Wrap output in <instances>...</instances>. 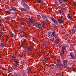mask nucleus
<instances>
[{"mask_svg": "<svg viewBox=\"0 0 76 76\" xmlns=\"http://www.w3.org/2000/svg\"><path fill=\"white\" fill-rule=\"evenodd\" d=\"M58 13H60V15H63V14H64L63 10L61 9L58 10Z\"/></svg>", "mask_w": 76, "mask_h": 76, "instance_id": "obj_9", "label": "nucleus"}, {"mask_svg": "<svg viewBox=\"0 0 76 76\" xmlns=\"http://www.w3.org/2000/svg\"><path fill=\"white\" fill-rule=\"evenodd\" d=\"M61 76H63V75H61Z\"/></svg>", "mask_w": 76, "mask_h": 76, "instance_id": "obj_54", "label": "nucleus"}, {"mask_svg": "<svg viewBox=\"0 0 76 76\" xmlns=\"http://www.w3.org/2000/svg\"><path fill=\"white\" fill-rule=\"evenodd\" d=\"M52 34L53 36L55 37H56V32L55 31H53L52 32Z\"/></svg>", "mask_w": 76, "mask_h": 76, "instance_id": "obj_22", "label": "nucleus"}, {"mask_svg": "<svg viewBox=\"0 0 76 76\" xmlns=\"http://www.w3.org/2000/svg\"><path fill=\"white\" fill-rule=\"evenodd\" d=\"M42 26L43 28H45L46 26V21H43L42 22Z\"/></svg>", "mask_w": 76, "mask_h": 76, "instance_id": "obj_11", "label": "nucleus"}, {"mask_svg": "<svg viewBox=\"0 0 76 76\" xmlns=\"http://www.w3.org/2000/svg\"><path fill=\"white\" fill-rule=\"evenodd\" d=\"M61 19H62V17H61Z\"/></svg>", "mask_w": 76, "mask_h": 76, "instance_id": "obj_56", "label": "nucleus"}, {"mask_svg": "<svg viewBox=\"0 0 76 76\" xmlns=\"http://www.w3.org/2000/svg\"><path fill=\"white\" fill-rule=\"evenodd\" d=\"M10 11H16V9L13 8L12 7H10L9 9Z\"/></svg>", "mask_w": 76, "mask_h": 76, "instance_id": "obj_18", "label": "nucleus"}, {"mask_svg": "<svg viewBox=\"0 0 76 76\" xmlns=\"http://www.w3.org/2000/svg\"><path fill=\"white\" fill-rule=\"evenodd\" d=\"M17 1V0H15V1Z\"/></svg>", "mask_w": 76, "mask_h": 76, "instance_id": "obj_57", "label": "nucleus"}, {"mask_svg": "<svg viewBox=\"0 0 76 76\" xmlns=\"http://www.w3.org/2000/svg\"><path fill=\"white\" fill-rule=\"evenodd\" d=\"M72 31H73V32H74L75 33V32L76 31V29H73L72 30Z\"/></svg>", "mask_w": 76, "mask_h": 76, "instance_id": "obj_37", "label": "nucleus"}, {"mask_svg": "<svg viewBox=\"0 0 76 76\" xmlns=\"http://www.w3.org/2000/svg\"><path fill=\"white\" fill-rule=\"evenodd\" d=\"M23 6L24 7L22 8L20 7L19 8V9L21 11H22V12H26V9H29V6L26 3H24L23 4Z\"/></svg>", "mask_w": 76, "mask_h": 76, "instance_id": "obj_1", "label": "nucleus"}, {"mask_svg": "<svg viewBox=\"0 0 76 76\" xmlns=\"http://www.w3.org/2000/svg\"><path fill=\"white\" fill-rule=\"evenodd\" d=\"M49 55V53H48L47 55L46 56V57H47V56H48Z\"/></svg>", "mask_w": 76, "mask_h": 76, "instance_id": "obj_48", "label": "nucleus"}, {"mask_svg": "<svg viewBox=\"0 0 76 76\" xmlns=\"http://www.w3.org/2000/svg\"><path fill=\"white\" fill-rule=\"evenodd\" d=\"M26 48L28 50V51H30V50L31 51L32 50H33V48L31 46H27L26 47Z\"/></svg>", "mask_w": 76, "mask_h": 76, "instance_id": "obj_7", "label": "nucleus"}, {"mask_svg": "<svg viewBox=\"0 0 76 76\" xmlns=\"http://www.w3.org/2000/svg\"><path fill=\"white\" fill-rule=\"evenodd\" d=\"M4 46V43H1L0 44V47L2 48Z\"/></svg>", "mask_w": 76, "mask_h": 76, "instance_id": "obj_23", "label": "nucleus"}, {"mask_svg": "<svg viewBox=\"0 0 76 76\" xmlns=\"http://www.w3.org/2000/svg\"><path fill=\"white\" fill-rule=\"evenodd\" d=\"M56 63H57V64H59V63H61V60L59 59H58L56 60Z\"/></svg>", "mask_w": 76, "mask_h": 76, "instance_id": "obj_24", "label": "nucleus"}, {"mask_svg": "<svg viewBox=\"0 0 76 76\" xmlns=\"http://www.w3.org/2000/svg\"><path fill=\"white\" fill-rule=\"evenodd\" d=\"M27 70H28V71H29V70H30V69H29L28 68Z\"/></svg>", "mask_w": 76, "mask_h": 76, "instance_id": "obj_47", "label": "nucleus"}, {"mask_svg": "<svg viewBox=\"0 0 76 76\" xmlns=\"http://www.w3.org/2000/svg\"><path fill=\"white\" fill-rule=\"evenodd\" d=\"M13 68L10 67L8 68L7 70L8 72H12V71H13Z\"/></svg>", "mask_w": 76, "mask_h": 76, "instance_id": "obj_13", "label": "nucleus"}, {"mask_svg": "<svg viewBox=\"0 0 76 76\" xmlns=\"http://www.w3.org/2000/svg\"><path fill=\"white\" fill-rule=\"evenodd\" d=\"M26 53H27V51L24 50L22 52V55H23V56H24V55H25V54H26Z\"/></svg>", "mask_w": 76, "mask_h": 76, "instance_id": "obj_25", "label": "nucleus"}, {"mask_svg": "<svg viewBox=\"0 0 76 76\" xmlns=\"http://www.w3.org/2000/svg\"><path fill=\"white\" fill-rule=\"evenodd\" d=\"M20 36L21 37H24V36H25V33H21L20 34Z\"/></svg>", "mask_w": 76, "mask_h": 76, "instance_id": "obj_29", "label": "nucleus"}, {"mask_svg": "<svg viewBox=\"0 0 76 76\" xmlns=\"http://www.w3.org/2000/svg\"><path fill=\"white\" fill-rule=\"evenodd\" d=\"M51 19V20H52V21L55 23H56V24H57L58 23H57V21L55 19H54L53 18H50Z\"/></svg>", "mask_w": 76, "mask_h": 76, "instance_id": "obj_8", "label": "nucleus"}, {"mask_svg": "<svg viewBox=\"0 0 76 76\" xmlns=\"http://www.w3.org/2000/svg\"><path fill=\"white\" fill-rule=\"evenodd\" d=\"M63 66V64L61 63L58 64L57 65V66L58 67H61Z\"/></svg>", "mask_w": 76, "mask_h": 76, "instance_id": "obj_15", "label": "nucleus"}, {"mask_svg": "<svg viewBox=\"0 0 76 76\" xmlns=\"http://www.w3.org/2000/svg\"><path fill=\"white\" fill-rule=\"evenodd\" d=\"M28 45V43L26 42L25 43L23 44L24 46H26V45Z\"/></svg>", "mask_w": 76, "mask_h": 76, "instance_id": "obj_33", "label": "nucleus"}, {"mask_svg": "<svg viewBox=\"0 0 76 76\" xmlns=\"http://www.w3.org/2000/svg\"><path fill=\"white\" fill-rule=\"evenodd\" d=\"M69 56L72 59H74V58H75V57H76V55H74V54L72 53H71Z\"/></svg>", "mask_w": 76, "mask_h": 76, "instance_id": "obj_6", "label": "nucleus"}, {"mask_svg": "<svg viewBox=\"0 0 76 76\" xmlns=\"http://www.w3.org/2000/svg\"><path fill=\"white\" fill-rule=\"evenodd\" d=\"M50 28H53V26L52 25H51L49 26Z\"/></svg>", "mask_w": 76, "mask_h": 76, "instance_id": "obj_40", "label": "nucleus"}, {"mask_svg": "<svg viewBox=\"0 0 76 76\" xmlns=\"http://www.w3.org/2000/svg\"><path fill=\"white\" fill-rule=\"evenodd\" d=\"M0 60H1V59H0Z\"/></svg>", "mask_w": 76, "mask_h": 76, "instance_id": "obj_58", "label": "nucleus"}, {"mask_svg": "<svg viewBox=\"0 0 76 76\" xmlns=\"http://www.w3.org/2000/svg\"><path fill=\"white\" fill-rule=\"evenodd\" d=\"M15 67H18L19 66V64H15Z\"/></svg>", "mask_w": 76, "mask_h": 76, "instance_id": "obj_35", "label": "nucleus"}, {"mask_svg": "<svg viewBox=\"0 0 76 76\" xmlns=\"http://www.w3.org/2000/svg\"><path fill=\"white\" fill-rule=\"evenodd\" d=\"M41 0H39L38 1V3H41Z\"/></svg>", "mask_w": 76, "mask_h": 76, "instance_id": "obj_39", "label": "nucleus"}, {"mask_svg": "<svg viewBox=\"0 0 76 76\" xmlns=\"http://www.w3.org/2000/svg\"><path fill=\"white\" fill-rule=\"evenodd\" d=\"M2 29H3L1 30V33H3V32H2L3 31L2 30Z\"/></svg>", "mask_w": 76, "mask_h": 76, "instance_id": "obj_46", "label": "nucleus"}, {"mask_svg": "<svg viewBox=\"0 0 76 76\" xmlns=\"http://www.w3.org/2000/svg\"><path fill=\"white\" fill-rule=\"evenodd\" d=\"M59 41H60L59 40V39H56L54 42V43L55 44V45H57V44H58V43L59 42Z\"/></svg>", "mask_w": 76, "mask_h": 76, "instance_id": "obj_10", "label": "nucleus"}, {"mask_svg": "<svg viewBox=\"0 0 76 76\" xmlns=\"http://www.w3.org/2000/svg\"><path fill=\"white\" fill-rule=\"evenodd\" d=\"M48 37L50 38H53V36L52 34L50 33H49L48 34Z\"/></svg>", "mask_w": 76, "mask_h": 76, "instance_id": "obj_20", "label": "nucleus"}, {"mask_svg": "<svg viewBox=\"0 0 76 76\" xmlns=\"http://www.w3.org/2000/svg\"><path fill=\"white\" fill-rule=\"evenodd\" d=\"M42 17L45 19V20H48V19H47V16L44 15H42Z\"/></svg>", "mask_w": 76, "mask_h": 76, "instance_id": "obj_14", "label": "nucleus"}, {"mask_svg": "<svg viewBox=\"0 0 76 76\" xmlns=\"http://www.w3.org/2000/svg\"><path fill=\"white\" fill-rule=\"evenodd\" d=\"M13 57H14L15 58H16V55H14L13 56H12Z\"/></svg>", "mask_w": 76, "mask_h": 76, "instance_id": "obj_41", "label": "nucleus"}, {"mask_svg": "<svg viewBox=\"0 0 76 76\" xmlns=\"http://www.w3.org/2000/svg\"><path fill=\"white\" fill-rule=\"evenodd\" d=\"M50 58V57H47L46 58H45V59H43V61H48V60H49V59Z\"/></svg>", "mask_w": 76, "mask_h": 76, "instance_id": "obj_16", "label": "nucleus"}, {"mask_svg": "<svg viewBox=\"0 0 76 76\" xmlns=\"http://www.w3.org/2000/svg\"><path fill=\"white\" fill-rule=\"evenodd\" d=\"M28 27H31V25H28Z\"/></svg>", "mask_w": 76, "mask_h": 76, "instance_id": "obj_49", "label": "nucleus"}, {"mask_svg": "<svg viewBox=\"0 0 76 76\" xmlns=\"http://www.w3.org/2000/svg\"><path fill=\"white\" fill-rule=\"evenodd\" d=\"M22 2H24L25 1H26V0H22Z\"/></svg>", "mask_w": 76, "mask_h": 76, "instance_id": "obj_43", "label": "nucleus"}, {"mask_svg": "<svg viewBox=\"0 0 76 76\" xmlns=\"http://www.w3.org/2000/svg\"><path fill=\"white\" fill-rule=\"evenodd\" d=\"M57 20L60 24V23H64V19H61V18H58L57 19Z\"/></svg>", "mask_w": 76, "mask_h": 76, "instance_id": "obj_3", "label": "nucleus"}, {"mask_svg": "<svg viewBox=\"0 0 76 76\" xmlns=\"http://www.w3.org/2000/svg\"><path fill=\"white\" fill-rule=\"evenodd\" d=\"M15 76H18V74H15Z\"/></svg>", "mask_w": 76, "mask_h": 76, "instance_id": "obj_44", "label": "nucleus"}, {"mask_svg": "<svg viewBox=\"0 0 76 76\" xmlns=\"http://www.w3.org/2000/svg\"><path fill=\"white\" fill-rule=\"evenodd\" d=\"M0 29H2V27H1V25H0Z\"/></svg>", "mask_w": 76, "mask_h": 76, "instance_id": "obj_45", "label": "nucleus"}, {"mask_svg": "<svg viewBox=\"0 0 76 76\" xmlns=\"http://www.w3.org/2000/svg\"><path fill=\"white\" fill-rule=\"evenodd\" d=\"M68 0H60L59 1V3L60 4H63L64 3H65Z\"/></svg>", "mask_w": 76, "mask_h": 76, "instance_id": "obj_4", "label": "nucleus"}, {"mask_svg": "<svg viewBox=\"0 0 76 76\" xmlns=\"http://www.w3.org/2000/svg\"><path fill=\"white\" fill-rule=\"evenodd\" d=\"M72 70L73 71H75V70H76V69L75 68H73Z\"/></svg>", "mask_w": 76, "mask_h": 76, "instance_id": "obj_38", "label": "nucleus"}, {"mask_svg": "<svg viewBox=\"0 0 76 76\" xmlns=\"http://www.w3.org/2000/svg\"><path fill=\"white\" fill-rule=\"evenodd\" d=\"M1 66L0 65V69H1Z\"/></svg>", "mask_w": 76, "mask_h": 76, "instance_id": "obj_51", "label": "nucleus"}, {"mask_svg": "<svg viewBox=\"0 0 76 76\" xmlns=\"http://www.w3.org/2000/svg\"><path fill=\"white\" fill-rule=\"evenodd\" d=\"M56 76H59L58 75H56Z\"/></svg>", "mask_w": 76, "mask_h": 76, "instance_id": "obj_55", "label": "nucleus"}, {"mask_svg": "<svg viewBox=\"0 0 76 76\" xmlns=\"http://www.w3.org/2000/svg\"><path fill=\"white\" fill-rule=\"evenodd\" d=\"M0 58H1V55H0Z\"/></svg>", "mask_w": 76, "mask_h": 76, "instance_id": "obj_53", "label": "nucleus"}, {"mask_svg": "<svg viewBox=\"0 0 76 76\" xmlns=\"http://www.w3.org/2000/svg\"><path fill=\"white\" fill-rule=\"evenodd\" d=\"M64 67H66L67 65V61L66 60L64 61L63 62V64Z\"/></svg>", "mask_w": 76, "mask_h": 76, "instance_id": "obj_5", "label": "nucleus"}, {"mask_svg": "<svg viewBox=\"0 0 76 76\" xmlns=\"http://www.w3.org/2000/svg\"><path fill=\"white\" fill-rule=\"evenodd\" d=\"M5 13H8V14H10L11 13H12V12H10L9 11L7 10L5 11Z\"/></svg>", "mask_w": 76, "mask_h": 76, "instance_id": "obj_28", "label": "nucleus"}, {"mask_svg": "<svg viewBox=\"0 0 76 76\" xmlns=\"http://www.w3.org/2000/svg\"><path fill=\"white\" fill-rule=\"evenodd\" d=\"M67 17L69 19H72V17L70 15V14H67Z\"/></svg>", "mask_w": 76, "mask_h": 76, "instance_id": "obj_21", "label": "nucleus"}, {"mask_svg": "<svg viewBox=\"0 0 76 76\" xmlns=\"http://www.w3.org/2000/svg\"><path fill=\"white\" fill-rule=\"evenodd\" d=\"M13 36H15V35L13 33H12L11 35V37H13Z\"/></svg>", "mask_w": 76, "mask_h": 76, "instance_id": "obj_36", "label": "nucleus"}, {"mask_svg": "<svg viewBox=\"0 0 76 76\" xmlns=\"http://www.w3.org/2000/svg\"><path fill=\"white\" fill-rule=\"evenodd\" d=\"M55 68L56 67H55L53 66L50 69V70H54Z\"/></svg>", "mask_w": 76, "mask_h": 76, "instance_id": "obj_30", "label": "nucleus"}, {"mask_svg": "<svg viewBox=\"0 0 76 76\" xmlns=\"http://www.w3.org/2000/svg\"><path fill=\"white\" fill-rule=\"evenodd\" d=\"M36 27L37 28L40 29L41 28V25L40 24H37L36 25Z\"/></svg>", "mask_w": 76, "mask_h": 76, "instance_id": "obj_19", "label": "nucleus"}, {"mask_svg": "<svg viewBox=\"0 0 76 76\" xmlns=\"http://www.w3.org/2000/svg\"><path fill=\"white\" fill-rule=\"evenodd\" d=\"M15 59H16V58H15L14 57H12V60H13L14 61H15Z\"/></svg>", "mask_w": 76, "mask_h": 76, "instance_id": "obj_34", "label": "nucleus"}, {"mask_svg": "<svg viewBox=\"0 0 76 76\" xmlns=\"http://www.w3.org/2000/svg\"><path fill=\"white\" fill-rule=\"evenodd\" d=\"M23 31L22 30V29H19L18 30H17V32H18V34L19 35V34H20Z\"/></svg>", "mask_w": 76, "mask_h": 76, "instance_id": "obj_17", "label": "nucleus"}, {"mask_svg": "<svg viewBox=\"0 0 76 76\" xmlns=\"http://www.w3.org/2000/svg\"><path fill=\"white\" fill-rule=\"evenodd\" d=\"M1 35H0V40L1 39Z\"/></svg>", "mask_w": 76, "mask_h": 76, "instance_id": "obj_50", "label": "nucleus"}, {"mask_svg": "<svg viewBox=\"0 0 76 76\" xmlns=\"http://www.w3.org/2000/svg\"><path fill=\"white\" fill-rule=\"evenodd\" d=\"M14 62L15 63V64H19V62L16 61H14Z\"/></svg>", "mask_w": 76, "mask_h": 76, "instance_id": "obj_31", "label": "nucleus"}, {"mask_svg": "<svg viewBox=\"0 0 76 76\" xmlns=\"http://www.w3.org/2000/svg\"><path fill=\"white\" fill-rule=\"evenodd\" d=\"M74 6H75V7H76V5H74Z\"/></svg>", "mask_w": 76, "mask_h": 76, "instance_id": "obj_52", "label": "nucleus"}, {"mask_svg": "<svg viewBox=\"0 0 76 76\" xmlns=\"http://www.w3.org/2000/svg\"><path fill=\"white\" fill-rule=\"evenodd\" d=\"M76 4V3H73V5H74V6H75V5Z\"/></svg>", "mask_w": 76, "mask_h": 76, "instance_id": "obj_42", "label": "nucleus"}, {"mask_svg": "<svg viewBox=\"0 0 76 76\" xmlns=\"http://www.w3.org/2000/svg\"><path fill=\"white\" fill-rule=\"evenodd\" d=\"M47 45V42H45L44 43H43V47H46Z\"/></svg>", "mask_w": 76, "mask_h": 76, "instance_id": "obj_27", "label": "nucleus"}, {"mask_svg": "<svg viewBox=\"0 0 76 76\" xmlns=\"http://www.w3.org/2000/svg\"><path fill=\"white\" fill-rule=\"evenodd\" d=\"M21 24L22 25H24V26H25L26 25V23L24 22H22Z\"/></svg>", "mask_w": 76, "mask_h": 76, "instance_id": "obj_32", "label": "nucleus"}, {"mask_svg": "<svg viewBox=\"0 0 76 76\" xmlns=\"http://www.w3.org/2000/svg\"><path fill=\"white\" fill-rule=\"evenodd\" d=\"M64 51L61 50L60 53L61 56H64Z\"/></svg>", "mask_w": 76, "mask_h": 76, "instance_id": "obj_26", "label": "nucleus"}, {"mask_svg": "<svg viewBox=\"0 0 76 76\" xmlns=\"http://www.w3.org/2000/svg\"><path fill=\"white\" fill-rule=\"evenodd\" d=\"M29 21L30 23H32L33 25H35V22L34 21V19L32 18H29L27 19Z\"/></svg>", "mask_w": 76, "mask_h": 76, "instance_id": "obj_2", "label": "nucleus"}, {"mask_svg": "<svg viewBox=\"0 0 76 76\" xmlns=\"http://www.w3.org/2000/svg\"><path fill=\"white\" fill-rule=\"evenodd\" d=\"M61 51H66V47L65 46H62Z\"/></svg>", "mask_w": 76, "mask_h": 76, "instance_id": "obj_12", "label": "nucleus"}]
</instances>
